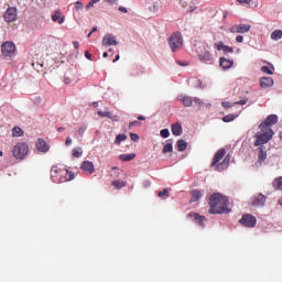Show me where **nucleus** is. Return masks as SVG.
Wrapping results in <instances>:
<instances>
[{
    "instance_id": "6",
    "label": "nucleus",
    "mask_w": 282,
    "mask_h": 282,
    "mask_svg": "<svg viewBox=\"0 0 282 282\" xmlns=\"http://www.w3.org/2000/svg\"><path fill=\"white\" fill-rule=\"evenodd\" d=\"M169 45L172 52H177V50H181L182 45H184V39H182V33H173L169 39Z\"/></svg>"
},
{
    "instance_id": "5",
    "label": "nucleus",
    "mask_w": 282,
    "mask_h": 282,
    "mask_svg": "<svg viewBox=\"0 0 282 282\" xmlns=\"http://www.w3.org/2000/svg\"><path fill=\"white\" fill-rule=\"evenodd\" d=\"M261 132L256 133L254 138V147H261L263 144H268L270 140H272L274 135L273 130H268V129H260Z\"/></svg>"
},
{
    "instance_id": "20",
    "label": "nucleus",
    "mask_w": 282,
    "mask_h": 282,
    "mask_svg": "<svg viewBox=\"0 0 282 282\" xmlns=\"http://www.w3.org/2000/svg\"><path fill=\"white\" fill-rule=\"evenodd\" d=\"M191 195H192L191 203L199 202V199H202L203 197L202 191L199 189H193L191 192Z\"/></svg>"
},
{
    "instance_id": "49",
    "label": "nucleus",
    "mask_w": 282,
    "mask_h": 282,
    "mask_svg": "<svg viewBox=\"0 0 282 282\" xmlns=\"http://www.w3.org/2000/svg\"><path fill=\"white\" fill-rule=\"evenodd\" d=\"M236 42L237 43H243V35L236 36Z\"/></svg>"
},
{
    "instance_id": "36",
    "label": "nucleus",
    "mask_w": 282,
    "mask_h": 282,
    "mask_svg": "<svg viewBox=\"0 0 282 282\" xmlns=\"http://www.w3.org/2000/svg\"><path fill=\"white\" fill-rule=\"evenodd\" d=\"M83 155V151L80 149L73 150V158H80Z\"/></svg>"
},
{
    "instance_id": "28",
    "label": "nucleus",
    "mask_w": 282,
    "mask_h": 282,
    "mask_svg": "<svg viewBox=\"0 0 282 282\" xmlns=\"http://www.w3.org/2000/svg\"><path fill=\"white\" fill-rule=\"evenodd\" d=\"M111 186H113V188H124V186H127V182L124 181H112Z\"/></svg>"
},
{
    "instance_id": "26",
    "label": "nucleus",
    "mask_w": 282,
    "mask_h": 282,
    "mask_svg": "<svg viewBox=\"0 0 282 282\" xmlns=\"http://www.w3.org/2000/svg\"><path fill=\"white\" fill-rule=\"evenodd\" d=\"M263 204H265V196H264L263 194H259V195L256 197L254 205H256V206H263Z\"/></svg>"
},
{
    "instance_id": "30",
    "label": "nucleus",
    "mask_w": 282,
    "mask_h": 282,
    "mask_svg": "<svg viewBox=\"0 0 282 282\" xmlns=\"http://www.w3.org/2000/svg\"><path fill=\"white\" fill-rule=\"evenodd\" d=\"M273 188H276V191H282V176L273 181Z\"/></svg>"
},
{
    "instance_id": "8",
    "label": "nucleus",
    "mask_w": 282,
    "mask_h": 282,
    "mask_svg": "<svg viewBox=\"0 0 282 282\" xmlns=\"http://www.w3.org/2000/svg\"><path fill=\"white\" fill-rule=\"evenodd\" d=\"M240 224L246 228H254V226H257V217L250 214L243 215L240 219Z\"/></svg>"
},
{
    "instance_id": "41",
    "label": "nucleus",
    "mask_w": 282,
    "mask_h": 282,
    "mask_svg": "<svg viewBox=\"0 0 282 282\" xmlns=\"http://www.w3.org/2000/svg\"><path fill=\"white\" fill-rule=\"evenodd\" d=\"M130 140H132V142H138V140H140V135H138V133H130Z\"/></svg>"
},
{
    "instance_id": "54",
    "label": "nucleus",
    "mask_w": 282,
    "mask_h": 282,
    "mask_svg": "<svg viewBox=\"0 0 282 282\" xmlns=\"http://www.w3.org/2000/svg\"><path fill=\"white\" fill-rule=\"evenodd\" d=\"M194 102H195L196 105H202V99H199V98H194Z\"/></svg>"
},
{
    "instance_id": "27",
    "label": "nucleus",
    "mask_w": 282,
    "mask_h": 282,
    "mask_svg": "<svg viewBox=\"0 0 282 282\" xmlns=\"http://www.w3.org/2000/svg\"><path fill=\"white\" fill-rule=\"evenodd\" d=\"M282 30H275L271 33L272 41H281Z\"/></svg>"
},
{
    "instance_id": "14",
    "label": "nucleus",
    "mask_w": 282,
    "mask_h": 282,
    "mask_svg": "<svg viewBox=\"0 0 282 282\" xmlns=\"http://www.w3.org/2000/svg\"><path fill=\"white\" fill-rule=\"evenodd\" d=\"M187 217H192L195 221V224H197V226H200L202 228H204V221H206V217L197 214V213H191L187 215Z\"/></svg>"
},
{
    "instance_id": "24",
    "label": "nucleus",
    "mask_w": 282,
    "mask_h": 282,
    "mask_svg": "<svg viewBox=\"0 0 282 282\" xmlns=\"http://www.w3.org/2000/svg\"><path fill=\"white\" fill-rule=\"evenodd\" d=\"M172 133L173 135H182V124L180 123L172 124Z\"/></svg>"
},
{
    "instance_id": "58",
    "label": "nucleus",
    "mask_w": 282,
    "mask_h": 282,
    "mask_svg": "<svg viewBox=\"0 0 282 282\" xmlns=\"http://www.w3.org/2000/svg\"><path fill=\"white\" fill-rule=\"evenodd\" d=\"M117 61H120V55H116L115 59L112 61V63H117Z\"/></svg>"
},
{
    "instance_id": "12",
    "label": "nucleus",
    "mask_w": 282,
    "mask_h": 282,
    "mask_svg": "<svg viewBox=\"0 0 282 282\" xmlns=\"http://www.w3.org/2000/svg\"><path fill=\"white\" fill-rule=\"evenodd\" d=\"M102 45L104 47H109L111 45H118V40L113 34H106L102 39Z\"/></svg>"
},
{
    "instance_id": "61",
    "label": "nucleus",
    "mask_w": 282,
    "mask_h": 282,
    "mask_svg": "<svg viewBox=\"0 0 282 282\" xmlns=\"http://www.w3.org/2000/svg\"><path fill=\"white\" fill-rule=\"evenodd\" d=\"M138 120H147V118L144 116H139Z\"/></svg>"
},
{
    "instance_id": "34",
    "label": "nucleus",
    "mask_w": 282,
    "mask_h": 282,
    "mask_svg": "<svg viewBox=\"0 0 282 282\" xmlns=\"http://www.w3.org/2000/svg\"><path fill=\"white\" fill-rule=\"evenodd\" d=\"M98 116H100V118H110L111 117V112L109 111H102V110H99L98 111Z\"/></svg>"
},
{
    "instance_id": "25",
    "label": "nucleus",
    "mask_w": 282,
    "mask_h": 282,
    "mask_svg": "<svg viewBox=\"0 0 282 282\" xmlns=\"http://www.w3.org/2000/svg\"><path fill=\"white\" fill-rule=\"evenodd\" d=\"M176 147H177V151H184L185 149H187L188 147V143L183 140V139H180L177 142H176Z\"/></svg>"
},
{
    "instance_id": "4",
    "label": "nucleus",
    "mask_w": 282,
    "mask_h": 282,
    "mask_svg": "<svg viewBox=\"0 0 282 282\" xmlns=\"http://www.w3.org/2000/svg\"><path fill=\"white\" fill-rule=\"evenodd\" d=\"M30 153V145L25 142H18L12 150V155L15 160H25Z\"/></svg>"
},
{
    "instance_id": "38",
    "label": "nucleus",
    "mask_w": 282,
    "mask_h": 282,
    "mask_svg": "<svg viewBox=\"0 0 282 282\" xmlns=\"http://www.w3.org/2000/svg\"><path fill=\"white\" fill-rule=\"evenodd\" d=\"M221 105L224 109H230L231 107H235V104H231L230 101H223Z\"/></svg>"
},
{
    "instance_id": "55",
    "label": "nucleus",
    "mask_w": 282,
    "mask_h": 282,
    "mask_svg": "<svg viewBox=\"0 0 282 282\" xmlns=\"http://www.w3.org/2000/svg\"><path fill=\"white\" fill-rule=\"evenodd\" d=\"M90 8H94V3L91 1L86 6V10H89Z\"/></svg>"
},
{
    "instance_id": "48",
    "label": "nucleus",
    "mask_w": 282,
    "mask_h": 282,
    "mask_svg": "<svg viewBox=\"0 0 282 282\" xmlns=\"http://www.w3.org/2000/svg\"><path fill=\"white\" fill-rule=\"evenodd\" d=\"M140 126V121H132L129 123V129H131V127H139Z\"/></svg>"
},
{
    "instance_id": "18",
    "label": "nucleus",
    "mask_w": 282,
    "mask_h": 282,
    "mask_svg": "<svg viewBox=\"0 0 282 282\" xmlns=\"http://www.w3.org/2000/svg\"><path fill=\"white\" fill-rule=\"evenodd\" d=\"M219 65L223 69H230V67H232V65H235V62L230 61L226 57H220Z\"/></svg>"
},
{
    "instance_id": "43",
    "label": "nucleus",
    "mask_w": 282,
    "mask_h": 282,
    "mask_svg": "<svg viewBox=\"0 0 282 282\" xmlns=\"http://www.w3.org/2000/svg\"><path fill=\"white\" fill-rule=\"evenodd\" d=\"M226 45H224V42H218L215 44L216 50H218V52H221V50H224Z\"/></svg>"
},
{
    "instance_id": "59",
    "label": "nucleus",
    "mask_w": 282,
    "mask_h": 282,
    "mask_svg": "<svg viewBox=\"0 0 282 282\" xmlns=\"http://www.w3.org/2000/svg\"><path fill=\"white\" fill-rule=\"evenodd\" d=\"M93 34H94V32H98V26H95V28H93V30L90 31Z\"/></svg>"
},
{
    "instance_id": "21",
    "label": "nucleus",
    "mask_w": 282,
    "mask_h": 282,
    "mask_svg": "<svg viewBox=\"0 0 282 282\" xmlns=\"http://www.w3.org/2000/svg\"><path fill=\"white\" fill-rule=\"evenodd\" d=\"M259 155H258V161L261 162H265V160L268 159V152H265V148H263V145H261L259 148Z\"/></svg>"
},
{
    "instance_id": "42",
    "label": "nucleus",
    "mask_w": 282,
    "mask_h": 282,
    "mask_svg": "<svg viewBox=\"0 0 282 282\" xmlns=\"http://www.w3.org/2000/svg\"><path fill=\"white\" fill-rule=\"evenodd\" d=\"M86 131H87V126H82V127H79V129L77 130V133H78L79 135H84Z\"/></svg>"
},
{
    "instance_id": "23",
    "label": "nucleus",
    "mask_w": 282,
    "mask_h": 282,
    "mask_svg": "<svg viewBox=\"0 0 282 282\" xmlns=\"http://www.w3.org/2000/svg\"><path fill=\"white\" fill-rule=\"evenodd\" d=\"M180 100L184 107H193V97L184 96L180 98Z\"/></svg>"
},
{
    "instance_id": "16",
    "label": "nucleus",
    "mask_w": 282,
    "mask_h": 282,
    "mask_svg": "<svg viewBox=\"0 0 282 282\" xmlns=\"http://www.w3.org/2000/svg\"><path fill=\"white\" fill-rule=\"evenodd\" d=\"M198 58L202 63H209V65L213 64V56L210 55V52H208V51L200 53L198 55Z\"/></svg>"
},
{
    "instance_id": "19",
    "label": "nucleus",
    "mask_w": 282,
    "mask_h": 282,
    "mask_svg": "<svg viewBox=\"0 0 282 282\" xmlns=\"http://www.w3.org/2000/svg\"><path fill=\"white\" fill-rule=\"evenodd\" d=\"M52 21H54V23H59V25H62V23H65V15H63L61 11H55L52 15Z\"/></svg>"
},
{
    "instance_id": "39",
    "label": "nucleus",
    "mask_w": 282,
    "mask_h": 282,
    "mask_svg": "<svg viewBox=\"0 0 282 282\" xmlns=\"http://www.w3.org/2000/svg\"><path fill=\"white\" fill-rule=\"evenodd\" d=\"M158 197H169V189L164 188L162 192H159Z\"/></svg>"
},
{
    "instance_id": "22",
    "label": "nucleus",
    "mask_w": 282,
    "mask_h": 282,
    "mask_svg": "<svg viewBox=\"0 0 282 282\" xmlns=\"http://www.w3.org/2000/svg\"><path fill=\"white\" fill-rule=\"evenodd\" d=\"M119 160H121V162H131L135 160V153L120 154Z\"/></svg>"
},
{
    "instance_id": "15",
    "label": "nucleus",
    "mask_w": 282,
    "mask_h": 282,
    "mask_svg": "<svg viewBox=\"0 0 282 282\" xmlns=\"http://www.w3.org/2000/svg\"><path fill=\"white\" fill-rule=\"evenodd\" d=\"M82 171H86L90 175L96 171V167H94V163L91 161H84L80 165Z\"/></svg>"
},
{
    "instance_id": "31",
    "label": "nucleus",
    "mask_w": 282,
    "mask_h": 282,
    "mask_svg": "<svg viewBox=\"0 0 282 282\" xmlns=\"http://www.w3.org/2000/svg\"><path fill=\"white\" fill-rule=\"evenodd\" d=\"M236 118H238L237 115H227L225 117H223V122H232V120H235Z\"/></svg>"
},
{
    "instance_id": "7",
    "label": "nucleus",
    "mask_w": 282,
    "mask_h": 282,
    "mask_svg": "<svg viewBox=\"0 0 282 282\" xmlns=\"http://www.w3.org/2000/svg\"><path fill=\"white\" fill-rule=\"evenodd\" d=\"M276 122H279V117L276 115H270L262 123H260L259 129L272 130L270 127H273Z\"/></svg>"
},
{
    "instance_id": "33",
    "label": "nucleus",
    "mask_w": 282,
    "mask_h": 282,
    "mask_svg": "<svg viewBox=\"0 0 282 282\" xmlns=\"http://www.w3.org/2000/svg\"><path fill=\"white\" fill-rule=\"evenodd\" d=\"M173 151V143H166L164 147H163V153H172Z\"/></svg>"
},
{
    "instance_id": "57",
    "label": "nucleus",
    "mask_w": 282,
    "mask_h": 282,
    "mask_svg": "<svg viewBox=\"0 0 282 282\" xmlns=\"http://www.w3.org/2000/svg\"><path fill=\"white\" fill-rule=\"evenodd\" d=\"M57 131H58V133H63V131H65V127H59V128L57 129Z\"/></svg>"
},
{
    "instance_id": "64",
    "label": "nucleus",
    "mask_w": 282,
    "mask_h": 282,
    "mask_svg": "<svg viewBox=\"0 0 282 282\" xmlns=\"http://www.w3.org/2000/svg\"><path fill=\"white\" fill-rule=\"evenodd\" d=\"M189 12H195V7H189Z\"/></svg>"
},
{
    "instance_id": "17",
    "label": "nucleus",
    "mask_w": 282,
    "mask_h": 282,
    "mask_svg": "<svg viewBox=\"0 0 282 282\" xmlns=\"http://www.w3.org/2000/svg\"><path fill=\"white\" fill-rule=\"evenodd\" d=\"M274 85V79L271 77H262L260 79V86L262 89H268V87H272Z\"/></svg>"
},
{
    "instance_id": "40",
    "label": "nucleus",
    "mask_w": 282,
    "mask_h": 282,
    "mask_svg": "<svg viewBox=\"0 0 282 282\" xmlns=\"http://www.w3.org/2000/svg\"><path fill=\"white\" fill-rule=\"evenodd\" d=\"M223 52H225V54H232V52H235V50L230 46L225 45L223 48Z\"/></svg>"
},
{
    "instance_id": "37",
    "label": "nucleus",
    "mask_w": 282,
    "mask_h": 282,
    "mask_svg": "<svg viewBox=\"0 0 282 282\" xmlns=\"http://www.w3.org/2000/svg\"><path fill=\"white\" fill-rule=\"evenodd\" d=\"M261 72H263L264 74H268L269 76H272V69H270V67L268 66H262Z\"/></svg>"
},
{
    "instance_id": "32",
    "label": "nucleus",
    "mask_w": 282,
    "mask_h": 282,
    "mask_svg": "<svg viewBox=\"0 0 282 282\" xmlns=\"http://www.w3.org/2000/svg\"><path fill=\"white\" fill-rule=\"evenodd\" d=\"M127 140V134H118L115 140V144H120V142H124Z\"/></svg>"
},
{
    "instance_id": "11",
    "label": "nucleus",
    "mask_w": 282,
    "mask_h": 282,
    "mask_svg": "<svg viewBox=\"0 0 282 282\" xmlns=\"http://www.w3.org/2000/svg\"><path fill=\"white\" fill-rule=\"evenodd\" d=\"M4 21H7V23H14V21H17V8L10 7L7 9L4 12Z\"/></svg>"
},
{
    "instance_id": "50",
    "label": "nucleus",
    "mask_w": 282,
    "mask_h": 282,
    "mask_svg": "<svg viewBox=\"0 0 282 282\" xmlns=\"http://www.w3.org/2000/svg\"><path fill=\"white\" fill-rule=\"evenodd\" d=\"M85 57H86L88 61H91V53H89V51H86V52H85Z\"/></svg>"
},
{
    "instance_id": "35",
    "label": "nucleus",
    "mask_w": 282,
    "mask_h": 282,
    "mask_svg": "<svg viewBox=\"0 0 282 282\" xmlns=\"http://www.w3.org/2000/svg\"><path fill=\"white\" fill-rule=\"evenodd\" d=\"M160 135L161 138H169V135H171V131H169V129H163L160 131Z\"/></svg>"
},
{
    "instance_id": "45",
    "label": "nucleus",
    "mask_w": 282,
    "mask_h": 282,
    "mask_svg": "<svg viewBox=\"0 0 282 282\" xmlns=\"http://www.w3.org/2000/svg\"><path fill=\"white\" fill-rule=\"evenodd\" d=\"M247 104H248V98H245V99L234 102V105H241V106L247 105Z\"/></svg>"
},
{
    "instance_id": "2",
    "label": "nucleus",
    "mask_w": 282,
    "mask_h": 282,
    "mask_svg": "<svg viewBox=\"0 0 282 282\" xmlns=\"http://www.w3.org/2000/svg\"><path fill=\"white\" fill-rule=\"evenodd\" d=\"M51 180H53L55 184L72 182V180H74V173L63 166L54 165L51 169Z\"/></svg>"
},
{
    "instance_id": "10",
    "label": "nucleus",
    "mask_w": 282,
    "mask_h": 282,
    "mask_svg": "<svg viewBox=\"0 0 282 282\" xmlns=\"http://www.w3.org/2000/svg\"><path fill=\"white\" fill-rule=\"evenodd\" d=\"M1 52L3 56H12L17 52V45L13 42H4L1 45Z\"/></svg>"
},
{
    "instance_id": "29",
    "label": "nucleus",
    "mask_w": 282,
    "mask_h": 282,
    "mask_svg": "<svg viewBox=\"0 0 282 282\" xmlns=\"http://www.w3.org/2000/svg\"><path fill=\"white\" fill-rule=\"evenodd\" d=\"M12 135H13V138H22L23 129H21L20 127H14L12 129Z\"/></svg>"
},
{
    "instance_id": "53",
    "label": "nucleus",
    "mask_w": 282,
    "mask_h": 282,
    "mask_svg": "<svg viewBox=\"0 0 282 282\" xmlns=\"http://www.w3.org/2000/svg\"><path fill=\"white\" fill-rule=\"evenodd\" d=\"M66 147H69L72 144V139L68 137L65 141Z\"/></svg>"
},
{
    "instance_id": "46",
    "label": "nucleus",
    "mask_w": 282,
    "mask_h": 282,
    "mask_svg": "<svg viewBox=\"0 0 282 282\" xmlns=\"http://www.w3.org/2000/svg\"><path fill=\"white\" fill-rule=\"evenodd\" d=\"M83 2H80V1H77V2H75V10H83Z\"/></svg>"
},
{
    "instance_id": "9",
    "label": "nucleus",
    "mask_w": 282,
    "mask_h": 282,
    "mask_svg": "<svg viewBox=\"0 0 282 282\" xmlns=\"http://www.w3.org/2000/svg\"><path fill=\"white\" fill-rule=\"evenodd\" d=\"M250 24H235L229 29L231 34H246L250 32Z\"/></svg>"
},
{
    "instance_id": "62",
    "label": "nucleus",
    "mask_w": 282,
    "mask_h": 282,
    "mask_svg": "<svg viewBox=\"0 0 282 282\" xmlns=\"http://www.w3.org/2000/svg\"><path fill=\"white\" fill-rule=\"evenodd\" d=\"M102 56H104V58H107V57L109 56V53L105 52V53L102 54Z\"/></svg>"
},
{
    "instance_id": "13",
    "label": "nucleus",
    "mask_w": 282,
    "mask_h": 282,
    "mask_svg": "<svg viewBox=\"0 0 282 282\" xmlns=\"http://www.w3.org/2000/svg\"><path fill=\"white\" fill-rule=\"evenodd\" d=\"M35 145L37 151L41 153H47V151H50V144H47V142L43 139H37Z\"/></svg>"
},
{
    "instance_id": "47",
    "label": "nucleus",
    "mask_w": 282,
    "mask_h": 282,
    "mask_svg": "<svg viewBox=\"0 0 282 282\" xmlns=\"http://www.w3.org/2000/svg\"><path fill=\"white\" fill-rule=\"evenodd\" d=\"M238 3H242L245 6H250V3H252V0H238Z\"/></svg>"
},
{
    "instance_id": "44",
    "label": "nucleus",
    "mask_w": 282,
    "mask_h": 282,
    "mask_svg": "<svg viewBox=\"0 0 282 282\" xmlns=\"http://www.w3.org/2000/svg\"><path fill=\"white\" fill-rule=\"evenodd\" d=\"M109 120H112V122H119L120 121V117L117 115H111L109 117Z\"/></svg>"
},
{
    "instance_id": "52",
    "label": "nucleus",
    "mask_w": 282,
    "mask_h": 282,
    "mask_svg": "<svg viewBox=\"0 0 282 282\" xmlns=\"http://www.w3.org/2000/svg\"><path fill=\"white\" fill-rule=\"evenodd\" d=\"M79 45L78 41L73 42V47H75V50H78Z\"/></svg>"
},
{
    "instance_id": "51",
    "label": "nucleus",
    "mask_w": 282,
    "mask_h": 282,
    "mask_svg": "<svg viewBox=\"0 0 282 282\" xmlns=\"http://www.w3.org/2000/svg\"><path fill=\"white\" fill-rule=\"evenodd\" d=\"M119 12H123V14H127V8H124V7H119Z\"/></svg>"
},
{
    "instance_id": "1",
    "label": "nucleus",
    "mask_w": 282,
    "mask_h": 282,
    "mask_svg": "<svg viewBox=\"0 0 282 282\" xmlns=\"http://www.w3.org/2000/svg\"><path fill=\"white\" fill-rule=\"evenodd\" d=\"M228 209V197L216 193L212 194L209 197V215H224V213H229Z\"/></svg>"
},
{
    "instance_id": "56",
    "label": "nucleus",
    "mask_w": 282,
    "mask_h": 282,
    "mask_svg": "<svg viewBox=\"0 0 282 282\" xmlns=\"http://www.w3.org/2000/svg\"><path fill=\"white\" fill-rule=\"evenodd\" d=\"M106 1V3H110V6H113V3H116V1H118V0H105Z\"/></svg>"
},
{
    "instance_id": "60",
    "label": "nucleus",
    "mask_w": 282,
    "mask_h": 282,
    "mask_svg": "<svg viewBox=\"0 0 282 282\" xmlns=\"http://www.w3.org/2000/svg\"><path fill=\"white\" fill-rule=\"evenodd\" d=\"M178 63V65H181L182 67H186V63H184V62H177Z\"/></svg>"
},
{
    "instance_id": "3",
    "label": "nucleus",
    "mask_w": 282,
    "mask_h": 282,
    "mask_svg": "<svg viewBox=\"0 0 282 282\" xmlns=\"http://www.w3.org/2000/svg\"><path fill=\"white\" fill-rule=\"evenodd\" d=\"M228 166H230V154L226 155V149L221 148L215 153L212 161V167L215 169V171L221 172L226 171Z\"/></svg>"
},
{
    "instance_id": "63",
    "label": "nucleus",
    "mask_w": 282,
    "mask_h": 282,
    "mask_svg": "<svg viewBox=\"0 0 282 282\" xmlns=\"http://www.w3.org/2000/svg\"><path fill=\"white\" fill-rule=\"evenodd\" d=\"M93 107L97 108L98 107V101L93 102Z\"/></svg>"
}]
</instances>
